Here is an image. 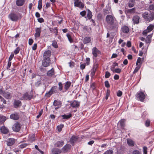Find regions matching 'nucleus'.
Wrapping results in <instances>:
<instances>
[{"label": "nucleus", "mask_w": 154, "mask_h": 154, "mask_svg": "<svg viewBox=\"0 0 154 154\" xmlns=\"http://www.w3.org/2000/svg\"><path fill=\"white\" fill-rule=\"evenodd\" d=\"M71 83L70 82L67 81L66 82L64 86V88L65 90V91H66L69 88Z\"/></svg>", "instance_id": "obj_32"}, {"label": "nucleus", "mask_w": 154, "mask_h": 154, "mask_svg": "<svg viewBox=\"0 0 154 154\" xmlns=\"http://www.w3.org/2000/svg\"><path fill=\"white\" fill-rule=\"evenodd\" d=\"M52 45L55 48H57L58 47L57 42L55 40L52 41Z\"/></svg>", "instance_id": "obj_43"}, {"label": "nucleus", "mask_w": 154, "mask_h": 154, "mask_svg": "<svg viewBox=\"0 0 154 154\" xmlns=\"http://www.w3.org/2000/svg\"><path fill=\"white\" fill-rule=\"evenodd\" d=\"M20 125L18 122L15 123L13 126L12 130L15 132H18L20 129Z\"/></svg>", "instance_id": "obj_6"}, {"label": "nucleus", "mask_w": 154, "mask_h": 154, "mask_svg": "<svg viewBox=\"0 0 154 154\" xmlns=\"http://www.w3.org/2000/svg\"><path fill=\"white\" fill-rule=\"evenodd\" d=\"M142 17L147 21L150 22L154 19V13L152 12L149 14L147 12H145L142 14Z\"/></svg>", "instance_id": "obj_3"}, {"label": "nucleus", "mask_w": 154, "mask_h": 154, "mask_svg": "<svg viewBox=\"0 0 154 154\" xmlns=\"http://www.w3.org/2000/svg\"><path fill=\"white\" fill-rule=\"evenodd\" d=\"M141 59L140 57H139L137 60L136 65L137 66H139L141 67L142 63L141 62Z\"/></svg>", "instance_id": "obj_38"}, {"label": "nucleus", "mask_w": 154, "mask_h": 154, "mask_svg": "<svg viewBox=\"0 0 154 154\" xmlns=\"http://www.w3.org/2000/svg\"><path fill=\"white\" fill-rule=\"evenodd\" d=\"M86 14V12L85 11H83L81 12L80 13V14L81 15L82 17H85Z\"/></svg>", "instance_id": "obj_61"}, {"label": "nucleus", "mask_w": 154, "mask_h": 154, "mask_svg": "<svg viewBox=\"0 0 154 154\" xmlns=\"http://www.w3.org/2000/svg\"><path fill=\"white\" fill-rule=\"evenodd\" d=\"M140 19V17L137 15L134 16L132 18V21L133 23L135 25L138 24L139 23V20Z\"/></svg>", "instance_id": "obj_10"}, {"label": "nucleus", "mask_w": 154, "mask_h": 154, "mask_svg": "<svg viewBox=\"0 0 154 154\" xmlns=\"http://www.w3.org/2000/svg\"><path fill=\"white\" fill-rule=\"evenodd\" d=\"M86 62L85 63V64H86V65H88L90 64V58L89 57H87L86 58Z\"/></svg>", "instance_id": "obj_58"}, {"label": "nucleus", "mask_w": 154, "mask_h": 154, "mask_svg": "<svg viewBox=\"0 0 154 154\" xmlns=\"http://www.w3.org/2000/svg\"><path fill=\"white\" fill-rule=\"evenodd\" d=\"M132 154H141V153L138 150H134L133 151Z\"/></svg>", "instance_id": "obj_52"}, {"label": "nucleus", "mask_w": 154, "mask_h": 154, "mask_svg": "<svg viewBox=\"0 0 154 154\" xmlns=\"http://www.w3.org/2000/svg\"><path fill=\"white\" fill-rule=\"evenodd\" d=\"M71 147V145L69 144L65 145L62 149L64 152H67L70 149Z\"/></svg>", "instance_id": "obj_25"}, {"label": "nucleus", "mask_w": 154, "mask_h": 154, "mask_svg": "<svg viewBox=\"0 0 154 154\" xmlns=\"http://www.w3.org/2000/svg\"><path fill=\"white\" fill-rule=\"evenodd\" d=\"M61 116L63 119H68L71 117L72 115L71 113H69L68 115L64 114L62 115Z\"/></svg>", "instance_id": "obj_36"}, {"label": "nucleus", "mask_w": 154, "mask_h": 154, "mask_svg": "<svg viewBox=\"0 0 154 154\" xmlns=\"http://www.w3.org/2000/svg\"><path fill=\"white\" fill-rule=\"evenodd\" d=\"M15 139L13 138H9L6 141L7 144L8 146L13 145L15 142Z\"/></svg>", "instance_id": "obj_13"}, {"label": "nucleus", "mask_w": 154, "mask_h": 154, "mask_svg": "<svg viewBox=\"0 0 154 154\" xmlns=\"http://www.w3.org/2000/svg\"><path fill=\"white\" fill-rule=\"evenodd\" d=\"M149 8L150 10L154 11V5L152 4L149 5Z\"/></svg>", "instance_id": "obj_59"}, {"label": "nucleus", "mask_w": 154, "mask_h": 154, "mask_svg": "<svg viewBox=\"0 0 154 154\" xmlns=\"http://www.w3.org/2000/svg\"><path fill=\"white\" fill-rule=\"evenodd\" d=\"M103 12L105 15L111 13L112 11L111 8L109 5H106V8L103 9Z\"/></svg>", "instance_id": "obj_14"}, {"label": "nucleus", "mask_w": 154, "mask_h": 154, "mask_svg": "<svg viewBox=\"0 0 154 154\" xmlns=\"http://www.w3.org/2000/svg\"><path fill=\"white\" fill-rule=\"evenodd\" d=\"M140 67V66H139L136 67L133 72V73H134L137 72Z\"/></svg>", "instance_id": "obj_64"}, {"label": "nucleus", "mask_w": 154, "mask_h": 154, "mask_svg": "<svg viewBox=\"0 0 154 154\" xmlns=\"http://www.w3.org/2000/svg\"><path fill=\"white\" fill-rule=\"evenodd\" d=\"M121 71V70L119 68L116 69L114 70V72L119 73Z\"/></svg>", "instance_id": "obj_62"}, {"label": "nucleus", "mask_w": 154, "mask_h": 154, "mask_svg": "<svg viewBox=\"0 0 154 154\" xmlns=\"http://www.w3.org/2000/svg\"><path fill=\"white\" fill-rule=\"evenodd\" d=\"M64 144V142L63 140H60L57 141L54 144V146L55 147L59 148L62 147Z\"/></svg>", "instance_id": "obj_16"}, {"label": "nucleus", "mask_w": 154, "mask_h": 154, "mask_svg": "<svg viewBox=\"0 0 154 154\" xmlns=\"http://www.w3.org/2000/svg\"><path fill=\"white\" fill-rule=\"evenodd\" d=\"M71 106L73 108H78L80 106V102L74 100L71 103Z\"/></svg>", "instance_id": "obj_20"}, {"label": "nucleus", "mask_w": 154, "mask_h": 154, "mask_svg": "<svg viewBox=\"0 0 154 154\" xmlns=\"http://www.w3.org/2000/svg\"><path fill=\"white\" fill-rule=\"evenodd\" d=\"M61 104L62 103L61 101L55 100L53 102V105L55 106L61 107Z\"/></svg>", "instance_id": "obj_29"}, {"label": "nucleus", "mask_w": 154, "mask_h": 154, "mask_svg": "<svg viewBox=\"0 0 154 154\" xmlns=\"http://www.w3.org/2000/svg\"><path fill=\"white\" fill-rule=\"evenodd\" d=\"M6 119L5 117L3 116H0V124L3 123Z\"/></svg>", "instance_id": "obj_40"}, {"label": "nucleus", "mask_w": 154, "mask_h": 154, "mask_svg": "<svg viewBox=\"0 0 154 154\" xmlns=\"http://www.w3.org/2000/svg\"><path fill=\"white\" fill-rule=\"evenodd\" d=\"M78 139V137L77 136L73 135L70 138L69 141L70 143L72 145H74V143H76Z\"/></svg>", "instance_id": "obj_19"}, {"label": "nucleus", "mask_w": 154, "mask_h": 154, "mask_svg": "<svg viewBox=\"0 0 154 154\" xmlns=\"http://www.w3.org/2000/svg\"><path fill=\"white\" fill-rule=\"evenodd\" d=\"M101 53L100 51L96 47H94L92 49V54L93 55V57L95 58L98 56V54Z\"/></svg>", "instance_id": "obj_8"}, {"label": "nucleus", "mask_w": 154, "mask_h": 154, "mask_svg": "<svg viewBox=\"0 0 154 154\" xmlns=\"http://www.w3.org/2000/svg\"><path fill=\"white\" fill-rule=\"evenodd\" d=\"M51 55V52L50 50H47L44 52L43 55L44 58H47V59H50V57Z\"/></svg>", "instance_id": "obj_22"}, {"label": "nucleus", "mask_w": 154, "mask_h": 154, "mask_svg": "<svg viewBox=\"0 0 154 154\" xmlns=\"http://www.w3.org/2000/svg\"><path fill=\"white\" fill-rule=\"evenodd\" d=\"M154 28V24H150L147 28V29L150 31L151 32Z\"/></svg>", "instance_id": "obj_39"}, {"label": "nucleus", "mask_w": 154, "mask_h": 154, "mask_svg": "<svg viewBox=\"0 0 154 154\" xmlns=\"http://www.w3.org/2000/svg\"><path fill=\"white\" fill-rule=\"evenodd\" d=\"M61 152V150L58 148H53L51 149L52 154H59Z\"/></svg>", "instance_id": "obj_17"}, {"label": "nucleus", "mask_w": 154, "mask_h": 154, "mask_svg": "<svg viewBox=\"0 0 154 154\" xmlns=\"http://www.w3.org/2000/svg\"><path fill=\"white\" fill-rule=\"evenodd\" d=\"M50 60V59L44 58L42 61V66L45 67H47L49 65Z\"/></svg>", "instance_id": "obj_9"}, {"label": "nucleus", "mask_w": 154, "mask_h": 154, "mask_svg": "<svg viewBox=\"0 0 154 154\" xmlns=\"http://www.w3.org/2000/svg\"><path fill=\"white\" fill-rule=\"evenodd\" d=\"M125 120L124 119H122L119 122V124L120 125L122 128H124L125 127Z\"/></svg>", "instance_id": "obj_30"}, {"label": "nucleus", "mask_w": 154, "mask_h": 154, "mask_svg": "<svg viewBox=\"0 0 154 154\" xmlns=\"http://www.w3.org/2000/svg\"><path fill=\"white\" fill-rule=\"evenodd\" d=\"M91 41V38L89 37H86L83 40V43L84 44L89 43Z\"/></svg>", "instance_id": "obj_34"}, {"label": "nucleus", "mask_w": 154, "mask_h": 154, "mask_svg": "<svg viewBox=\"0 0 154 154\" xmlns=\"http://www.w3.org/2000/svg\"><path fill=\"white\" fill-rule=\"evenodd\" d=\"M83 30H85V31L86 32H89L91 30V27H90L89 28L90 30H89V29L88 28V27L87 26H84L83 27Z\"/></svg>", "instance_id": "obj_45"}, {"label": "nucleus", "mask_w": 154, "mask_h": 154, "mask_svg": "<svg viewBox=\"0 0 154 154\" xmlns=\"http://www.w3.org/2000/svg\"><path fill=\"white\" fill-rule=\"evenodd\" d=\"M143 154H147V148L146 146H144L143 147Z\"/></svg>", "instance_id": "obj_53"}, {"label": "nucleus", "mask_w": 154, "mask_h": 154, "mask_svg": "<svg viewBox=\"0 0 154 154\" xmlns=\"http://www.w3.org/2000/svg\"><path fill=\"white\" fill-rule=\"evenodd\" d=\"M74 4L75 7L80 8H83L84 7V5L81 1L79 0H74Z\"/></svg>", "instance_id": "obj_5"}, {"label": "nucleus", "mask_w": 154, "mask_h": 154, "mask_svg": "<svg viewBox=\"0 0 154 154\" xmlns=\"http://www.w3.org/2000/svg\"><path fill=\"white\" fill-rule=\"evenodd\" d=\"M57 88L56 86L52 87L48 92L45 95H48V97H50L51 95L56 92L57 91Z\"/></svg>", "instance_id": "obj_7"}, {"label": "nucleus", "mask_w": 154, "mask_h": 154, "mask_svg": "<svg viewBox=\"0 0 154 154\" xmlns=\"http://www.w3.org/2000/svg\"><path fill=\"white\" fill-rule=\"evenodd\" d=\"M66 36L68 38L69 41L70 43H71L73 42V40L72 39V37L68 33L67 34H66Z\"/></svg>", "instance_id": "obj_46"}, {"label": "nucleus", "mask_w": 154, "mask_h": 154, "mask_svg": "<svg viewBox=\"0 0 154 154\" xmlns=\"http://www.w3.org/2000/svg\"><path fill=\"white\" fill-rule=\"evenodd\" d=\"M58 89L60 91H62L63 90V85L62 84L61 82H59L58 83Z\"/></svg>", "instance_id": "obj_48"}, {"label": "nucleus", "mask_w": 154, "mask_h": 154, "mask_svg": "<svg viewBox=\"0 0 154 154\" xmlns=\"http://www.w3.org/2000/svg\"><path fill=\"white\" fill-rule=\"evenodd\" d=\"M22 105L21 102L18 100H14L13 102V106L14 108L20 107Z\"/></svg>", "instance_id": "obj_12"}, {"label": "nucleus", "mask_w": 154, "mask_h": 154, "mask_svg": "<svg viewBox=\"0 0 154 154\" xmlns=\"http://www.w3.org/2000/svg\"><path fill=\"white\" fill-rule=\"evenodd\" d=\"M33 97V96L31 94H29L27 93H26L23 94V99L27 100H29L31 99Z\"/></svg>", "instance_id": "obj_18"}, {"label": "nucleus", "mask_w": 154, "mask_h": 154, "mask_svg": "<svg viewBox=\"0 0 154 154\" xmlns=\"http://www.w3.org/2000/svg\"><path fill=\"white\" fill-rule=\"evenodd\" d=\"M106 23L110 25V29L115 31L117 30L119 23L113 14L108 15L106 17Z\"/></svg>", "instance_id": "obj_1"}, {"label": "nucleus", "mask_w": 154, "mask_h": 154, "mask_svg": "<svg viewBox=\"0 0 154 154\" xmlns=\"http://www.w3.org/2000/svg\"><path fill=\"white\" fill-rule=\"evenodd\" d=\"M14 54L13 53H11L8 59V61H11L13 57H14Z\"/></svg>", "instance_id": "obj_63"}, {"label": "nucleus", "mask_w": 154, "mask_h": 154, "mask_svg": "<svg viewBox=\"0 0 154 154\" xmlns=\"http://www.w3.org/2000/svg\"><path fill=\"white\" fill-rule=\"evenodd\" d=\"M54 75V70L53 68L49 70L47 72V75L48 76L51 77Z\"/></svg>", "instance_id": "obj_28"}, {"label": "nucleus", "mask_w": 154, "mask_h": 154, "mask_svg": "<svg viewBox=\"0 0 154 154\" xmlns=\"http://www.w3.org/2000/svg\"><path fill=\"white\" fill-rule=\"evenodd\" d=\"M113 153V151L112 150L109 149V150L106 151L104 153V154H112Z\"/></svg>", "instance_id": "obj_51"}, {"label": "nucleus", "mask_w": 154, "mask_h": 154, "mask_svg": "<svg viewBox=\"0 0 154 154\" xmlns=\"http://www.w3.org/2000/svg\"><path fill=\"white\" fill-rule=\"evenodd\" d=\"M129 27L125 25L122 26L121 29V34L122 33L127 34L128 33L129 31Z\"/></svg>", "instance_id": "obj_11"}, {"label": "nucleus", "mask_w": 154, "mask_h": 154, "mask_svg": "<svg viewBox=\"0 0 154 154\" xmlns=\"http://www.w3.org/2000/svg\"><path fill=\"white\" fill-rule=\"evenodd\" d=\"M64 125L63 124H60V125H58L57 126V128L58 131L59 132H60L62 130V128L63 127Z\"/></svg>", "instance_id": "obj_44"}, {"label": "nucleus", "mask_w": 154, "mask_h": 154, "mask_svg": "<svg viewBox=\"0 0 154 154\" xmlns=\"http://www.w3.org/2000/svg\"><path fill=\"white\" fill-rule=\"evenodd\" d=\"M153 33H152L151 34L149 35L146 38L145 42L146 43L149 44L148 47L151 42V38L152 37Z\"/></svg>", "instance_id": "obj_21"}, {"label": "nucleus", "mask_w": 154, "mask_h": 154, "mask_svg": "<svg viewBox=\"0 0 154 154\" xmlns=\"http://www.w3.org/2000/svg\"><path fill=\"white\" fill-rule=\"evenodd\" d=\"M86 65L85 64V63L81 64L80 65V69L82 70L84 69H85Z\"/></svg>", "instance_id": "obj_60"}, {"label": "nucleus", "mask_w": 154, "mask_h": 154, "mask_svg": "<svg viewBox=\"0 0 154 154\" xmlns=\"http://www.w3.org/2000/svg\"><path fill=\"white\" fill-rule=\"evenodd\" d=\"M28 144L26 143H23L19 145L18 147L20 148L23 149L26 147Z\"/></svg>", "instance_id": "obj_41"}, {"label": "nucleus", "mask_w": 154, "mask_h": 154, "mask_svg": "<svg viewBox=\"0 0 154 154\" xmlns=\"http://www.w3.org/2000/svg\"><path fill=\"white\" fill-rule=\"evenodd\" d=\"M105 86L107 88H109L110 86L108 81H106L104 82Z\"/></svg>", "instance_id": "obj_55"}, {"label": "nucleus", "mask_w": 154, "mask_h": 154, "mask_svg": "<svg viewBox=\"0 0 154 154\" xmlns=\"http://www.w3.org/2000/svg\"><path fill=\"white\" fill-rule=\"evenodd\" d=\"M20 48L19 47H18L16 48V49L14 51V53L15 54H18L20 51Z\"/></svg>", "instance_id": "obj_54"}, {"label": "nucleus", "mask_w": 154, "mask_h": 154, "mask_svg": "<svg viewBox=\"0 0 154 154\" xmlns=\"http://www.w3.org/2000/svg\"><path fill=\"white\" fill-rule=\"evenodd\" d=\"M127 143L129 146H133L134 145V142L131 139H128L127 140Z\"/></svg>", "instance_id": "obj_37"}, {"label": "nucleus", "mask_w": 154, "mask_h": 154, "mask_svg": "<svg viewBox=\"0 0 154 154\" xmlns=\"http://www.w3.org/2000/svg\"><path fill=\"white\" fill-rule=\"evenodd\" d=\"M146 97V94L142 91H138L136 95V99L141 102H143Z\"/></svg>", "instance_id": "obj_4"}, {"label": "nucleus", "mask_w": 154, "mask_h": 154, "mask_svg": "<svg viewBox=\"0 0 154 154\" xmlns=\"http://www.w3.org/2000/svg\"><path fill=\"white\" fill-rule=\"evenodd\" d=\"M150 32V31L146 29L143 31L142 34L143 35L146 36L147 35V33Z\"/></svg>", "instance_id": "obj_47"}, {"label": "nucleus", "mask_w": 154, "mask_h": 154, "mask_svg": "<svg viewBox=\"0 0 154 154\" xmlns=\"http://www.w3.org/2000/svg\"><path fill=\"white\" fill-rule=\"evenodd\" d=\"M3 96L7 99H10L12 97L11 94L9 92H5L3 93Z\"/></svg>", "instance_id": "obj_24"}, {"label": "nucleus", "mask_w": 154, "mask_h": 154, "mask_svg": "<svg viewBox=\"0 0 154 154\" xmlns=\"http://www.w3.org/2000/svg\"><path fill=\"white\" fill-rule=\"evenodd\" d=\"M10 118L14 120H17L19 118V116L17 113H15L10 115Z\"/></svg>", "instance_id": "obj_26"}, {"label": "nucleus", "mask_w": 154, "mask_h": 154, "mask_svg": "<svg viewBox=\"0 0 154 154\" xmlns=\"http://www.w3.org/2000/svg\"><path fill=\"white\" fill-rule=\"evenodd\" d=\"M122 94V92L120 90H119L117 92V95L118 97H121Z\"/></svg>", "instance_id": "obj_57"}, {"label": "nucleus", "mask_w": 154, "mask_h": 154, "mask_svg": "<svg viewBox=\"0 0 154 154\" xmlns=\"http://www.w3.org/2000/svg\"><path fill=\"white\" fill-rule=\"evenodd\" d=\"M110 94V91L109 89H107L106 90V96L105 98L106 100H107Z\"/></svg>", "instance_id": "obj_56"}, {"label": "nucleus", "mask_w": 154, "mask_h": 154, "mask_svg": "<svg viewBox=\"0 0 154 154\" xmlns=\"http://www.w3.org/2000/svg\"><path fill=\"white\" fill-rule=\"evenodd\" d=\"M150 124V120L149 119H147L146 120L145 123V125L146 127H149Z\"/></svg>", "instance_id": "obj_49"}, {"label": "nucleus", "mask_w": 154, "mask_h": 154, "mask_svg": "<svg viewBox=\"0 0 154 154\" xmlns=\"http://www.w3.org/2000/svg\"><path fill=\"white\" fill-rule=\"evenodd\" d=\"M93 15L91 11L88 9H87V16L85 17L86 20H91L92 18Z\"/></svg>", "instance_id": "obj_23"}, {"label": "nucleus", "mask_w": 154, "mask_h": 154, "mask_svg": "<svg viewBox=\"0 0 154 154\" xmlns=\"http://www.w3.org/2000/svg\"><path fill=\"white\" fill-rule=\"evenodd\" d=\"M111 75L110 73L108 71H106L105 72V77L106 78H109Z\"/></svg>", "instance_id": "obj_50"}, {"label": "nucleus", "mask_w": 154, "mask_h": 154, "mask_svg": "<svg viewBox=\"0 0 154 154\" xmlns=\"http://www.w3.org/2000/svg\"><path fill=\"white\" fill-rule=\"evenodd\" d=\"M136 8H135L131 9H128L127 10V12L129 14H132L135 13Z\"/></svg>", "instance_id": "obj_35"}, {"label": "nucleus", "mask_w": 154, "mask_h": 154, "mask_svg": "<svg viewBox=\"0 0 154 154\" xmlns=\"http://www.w3.org/2000/svg\"><path fill=\"white\" fill-rule=\"evenodd\" d=\"M8 17L13 21H17L19 19H21L22 15L19 13H15L12 12L9 14Z\"/></svg>", "instance_id": "obj_2"}, {"label": "nucleus", "mask_w": 154, "mask_h": 154, "mask_svg": "<svg viewBox=\"0 0 154 154\" xmlns=\"http://www.w3.org/2000/svg\"><path fill=\"white\" fill-rule=\"evenodd\" d=\"M1 132L2 133L4 134H6L8 132V130L5 127L2 126L0 128Z\"/></svg>", "instance_id": "obj_27"}, {"label": "nucleus", "mask_w": 154, "mask_h": 154, "mask_svg": "<svg viewBox=\"0 0 154 154\" xmlns=\"http://www.w3.org/2000/svg\"><path fill=\"white\" fill-rule=\"evenodd\" d=\"M41 27H37L35 28V32L34 34V36L35 38H38L40 36L41 32Z\"/></svg>", "instance_id": "obj_15"}, {"label": "nucleus", "mask_w": 154, "mask_h": 154, "mask_svg": "<svg viewBox=\"0 0 154 154\" xmlns=\"http://www.w3.org/2000/svg\"><path fill=\"white\" fill-rule=\"evenodd\" d=\"M24 2V0H17L16 1V4L18 6H22Z\"/></svg>", "instance_id": "obj_31"}, {"label": "nucleus", "mask_w": 154, "mask_h": 154, "mask_svg": "<svg viewBox=\"0 0 154 154\" xmlns=\"http://www.w3.org/2000/svg\"><path fill=\"white\" fill-rule=\"evenodd\" d=\"M135 0H129L128 3V6L129 8H132L135 5Z\"/></svg>", "instance_id": "obj_33"}, {"label": "nucleus", "mask_w": 154, "mask_h": 154, "mask_svg": "<svg viewBox=\"0 0 154 154\" xmlns=\"http://www.w3.org/2000/svg\"><path fill=\"white\" fill-rule=\"evenodd\" d=\"M42 0H39L38 5V9L40 10L42 9Z\"/></svg>", "instance_id": "obj_42"}]
</instances>
